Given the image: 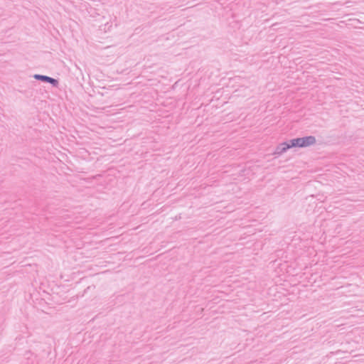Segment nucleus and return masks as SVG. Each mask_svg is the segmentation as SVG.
<instances>
[{"label":"nucleus","mask_w":364,"mask_h":364,"mask_svg":"<svg viewBox=\"0 0 364 364\" xmlns=\"http://www.w3.org/2000/svg\"><path fill=\"white\" fill-rule=\"evenodd\" d=\"M290 143H291V146L294 147H306L314 144L316 143V138L313 136L297 138L291 140Z\"/></svg>","instance_id":"1"},{"label":"nucleus","mask_w":364,"mask_h":364,"mask_svg":"<svg viewBox=\"0 0 364 364\" xmlns=\"http://www.w3.org/2000/svg\"><path fill=\"white\" fill-rule=\"evenodd\" d=\"M36 78L37 79H41L43 80L49 82L50 83H56L57 81L55 79H53L51 77L43 76V75H36Z\"/></svg>","instance_id":"2"},{"label":"nucleus","mask_w":364,"mask_h":364,"mask_svg":"<svg viewBox=\"0 0 364 364\" xmlns=\"http://www.w3.org/2000/svg\"><path fill=\"white\" fill-rule=\"evenodd\" d=\"M291 147H294L293 146H291V143L290 144L287 143H282L281 144V152H284L285 151Z\"/></svg>","instance_id":"3"}]
</instances>
